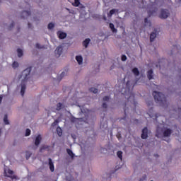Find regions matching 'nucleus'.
Listing matches in <instances>:
<instances>
[{"label": "nucleus", "mask_w": 181, "mask_h": 181, "mask_svg": "<svg viewBox=\"0 0 181 181\" xmlns=\"http://www.w3.org/2000/svg\"><path fill=\"white\" fill-rule=\"evenodd\" d=\"M153 95L155 101L160 104L161 107H168V100H166V96L162 93L158 91H153Z\"/></svg>", "instance_id": "obj_1"}, {"label": "nucleus", "mask_w": 181, "mask_h": 181, "mask_svg": "<svg viewBox=\"0 0 181 181\" xmlns=\"http://www.w3.org/2000/svg\"><path fill=\"white\" fill-rule=\"evenodd\" d=\"M173 133V131L172 130V129L165 128L163 130V129H160L159 127H158L156 129V136L157 138H160L161 136H163V138H169Z\"/></svg>", "instance_id": "obj_2"}, {"label": "nucleus", "mask_w": 181, "mask_h": 181, "mask_svg": "<svg viewBox=\"0 0 181 181\" xmlns=\"http://www.w3.org/2000/svg\"><path fill=\"white\" fill-rule=\"evenodd\" d=\"M31 70H32V67H28L22 72V76H25L24 80L22 81V83H21V94L22 97L25 95V91L26 90V85L23 83H25V81L28 80V76L30 74Z\"/></svg>", "instance_id": "obj_3"}, {"label": "nucleus", "mask_w": 181, "mask_h": 181, "mask_svg": "<svg viewBox=\"0 0 181 181\" xmlns=\"http://www.w3.org/2000/svg\"><path fill=\"white\" fill-rule=\"evenodd\" d=\"M169 15H170V13H169V10L162 9L160 11L159 18H160V19H167Z\"/></svg>", "instance_id": "obj_4"}, {"label": "nucleus", "mask_w": 181, "mask_h": 181, "mask_svg": "<svg viewBox=\"0 0 181 181\" xmlns=\"http://www.w3.org/2000/svg\"><path fill=\"white\" fill-rule=\"evenodd\" d=\"M62 53H63V47H58L55 50V56L56 57H60L62 56Z\"/></svg>", "instance_id": "obj_5"}, {"label": "nucleus", "mask_w": 181, "mask_h": 181, "mask_svg": "<svg viewBox=\"0 0 181 181\" xmlns=\"http://www.w3.org/2000/svg\"><path fill=\"white\" fill-rule=\"evenodd\" d=\"M141 136L142 139H146V138H148V127H144L142 129V133Z\"/></svg>", "instance_id": "obj_6"}, {"label": "nucleus", "mask_w": 181, "mask_h": 181, "mask_svg": "<svg viewBox=\"0 0 181 181\" xmlns=\"http://www.w3.org/2000/svg\"><path fill=\"white\" fill-rule=\"evenodd\" d=\"M40 142H42V136L39 134L36 136L35 140V146H39V145H40Z\"/></svg>", "instance_id": "obj_7"}, {"label": "nucleus", "mask_w": 181, "mask_h": 181, "mask_svg": "<svg viewBox=\"0 0 181 181\" xmlns=\"http://www.w3.org/2000/svg\"><path fill=\"white\" fill-rule=\"evenodd\" d=\"M49 166L51 172H54V164H53V161L52 158H49Z\"/></svg>", "instance_id": "obj_8"}, {"label": "nucleus", "mask_w": 181, "mask_h": 181, "mask_svg": "<svg viewBox=\"0 0 181 181\" xmlns=\"http://www.w3.org/2000/svg\"><path fill=\"white\" fill-rule=\"evenodd\" d=\"M147 77L148 80H152L153 78V71L152 69L148 71Z\"/></svg>", "instance_id": "obj_9"}, {"label": "nucleus", "mask_w": 181, "mask_h": 181, "mask_svg": "<svg viewBox=\"0 0 181 181\" xmlns=\"http://www.w3.org/2000/svg\"><path fill=\"white\" fill-rule=\"evenodd\" d=\"M156 38V30H154V32L151 33L150 35V42H153Z\"/></svg>", "instance_id": "obj_10"}, {"label": "nucleus", "mask_w": 181, "mask_h": 181, "mask_svg": "<svg viewBox=\"0 0 181 181\" xmlns=\"http://www.w3.org/2000/svg\"><path fill=\"white\" fill-rule=\"evenodd\" d=\"M91 40L90 38H86L83 42V45L84 47H88V44L90 43Z\"/></svg>", "instance_id": "obj_11"}, {"label": "nucleus", "mask_w": 181, "mask_h": 181, "mask_svg": "<svg viewBox=\"0 0 181 181\" xmlns=\"http://www.w3.org/2000/svg\"><path fill=\"white\" fill-rule=\"evenodd\" d=\"M156 12H158V8H155L153 11H148V18H151V16L155 15V13H156Z\"/></svg>", "instance_id": "obj_12"}, {"label": "nucleus", "mask_w": 181, "mask_h": 181, "mask_svg": "<svg viewBox=\"0 0 181 181\" xmlns=\"http://www.w3.org/2000/svg\"><path fill=\"white\" fill-rule=\"evenodd\" d=\"M76 60L78 62V64H83V57L81 56H76Z\"/></svg>", "instance_id": "obj_13"}, {"label": "nucleus", "mask_w": 181, "mask_h": 181, "mask_svg": "<svg viewBox=\"0 0 181 181\" xmlns=\"http://www.w3.org/2000/svg\"><path fill=\"white\" fill-rule=\"evenodd\" d=\"M109 26L113 33H117V28H115V27L112 23H110Z\"/></svg>", "instance_id": "obj_14"}, {"label": "nucleus", "mask_w": 181, "mask_h": 181, "mask_svg": "<svg viewBox=\"0 0 181 181\" xmlns=\"http://www.w3.org/2000/svg\"><path fill=\"white\" fill-rule=\"evenodd\" d=\"M62 108H64V105L62 103H59L57 104V111H60Z\"/></svg>", "instance_id": "obj_15"}, {"label": "nucleus", "mask_w": 181, "mask_h": 181, "mask_svg": "<svg viewBox=\"0 0 181 181\" xmlns=\"http://www.w3.org/2000/svg\"><path fill=\"white\" fill-rule=\"evenodd\" d=\"M67 34L66 33L61 32L59 33V39H65L66 37Z\"/></svg>", "instance_id": "obj_16"}, {"label": "nucleus", "mask_w": 181, "mask_h": 181, "mask_svg": "<svg viewBox=\"0 0 181 181\" xmlns=\"http://www.w3.org/2000/svg\"><path fill=\"white\" fill-rule=\"evenodd\" d=\"M132 73L134 74V76H139V70H138V68H134L132 69Z\"/></svg>", "instance_id": "obj_17"}, {"label": "nucleus", "mask_w": 181, "mask_h": 181, "mask_svg": "<svg viewBox=\"0 0 181 181\" xmlns=\"http://www.w3.org/2000/svg\"><path fill=\"white\" fill-rule=\"evenodd\" d=\"M57 133L59 135V136H62V135L63 134V130L61 127H58L57 128Z\"/></svg>", "instance_id": "obj_18"}, {"label": "nucleus", "mask_w": 181, "mask_h": 181, "mask_svg": "<svg viewBox=\"0 0 181 181\" xmlns=\"http://www.w3.org/2000/svg\"><path fill=\"white\" fill-rule=\"evenodd\" d=\"M66 152L68 153V155H69V156H71V158H74V153H73V151L71 150H70V148H67L66 149Z\"/></svg>", "instance_id": "obj_19"}, {"label": "nucleus", "mask_w": 181, "mask_h": 181, "mask_svg": "<svg viewBox=\"0 0 181 181\" xmlns=\"http://www.w3.org/2000/svg\"><path fill=\"white\" fill-rule=\"evenodd\" d=\"M4 122L6 125H9V120H8V115H4Z\"/></svg>", "instance_id": "obj_20"}, {"label": "nucleus", "mask_w": 181, "mask_h": 181, "mask_svg": "<svg viewBox=\"0 0 181 181\" xmlns=\"http://www.w3.org/2000/svg\"><path fill=\"white\" fill-rule=\"evenodd\" d=\"M17 53H18V57H22L23 56V51H22L21 49H17Z\"/></svg>", "instance_id": "obj_21"}, {"label": "nucleus", "mask_w": 181, "mask_h": 181, "mask_svg": "<svg viewBox=\"0 0 181 181\" xmlns=\"http://www.w3.org/2000/svg\"><path fill=\"white\" fill-rule=\"evenodd\" d=\"M49 146L47 145H43L40 147V152H43V151H45V149H49Z\"/></svg>", "instance_id": "obj_22"}, {"label": "nucleus", "mask_w": 181, "mask_h": 181, "mask_svg": "<svg viewBox=\"0 0 181 181\" xmlns=\"http://www.w3.org/2000/svg\"><path fill=\"white\" fill-rule=\"evenodd\" d=\"M89 91H90V93H93L94 94H97V93H98V89L95 88H90Z\"/></svg>", "instance_id": "obj_23"}, {"label": "nucleus", "mask_w": 181, "mask_h": 181, "mask_svg": "<svg viewBox=\"0 0 181 181\" xmlns=\"http://www.w3.org/2000/svg\"><path fill=\"white\" fill-rule=\"evenodd\" d=\"M30 156H32V153H30V151H26L25 152V158H26L27 160H29Z\"/></svg>", "instance_id": "obj_24"}, {"label": "nucleus", "mask_w": 181, "mask_h": 181, "mask_svg": "<svg viewBox=\"0 0 181 181\" xmlns=\"http://www.w3.org/2000/svg\"><path fill=\"white\" fill-rule=\"evenodd\" d=\"M117 155L118 158L122 160V151H117Z\"/></svg>", "instance_id": "obj_25"}, {"label": "nucleus", "mask_w": 181, "mask_h": 181, "mask_svg": "<svg viewBox=\"0 0 181 181\" xmlns=\"http://www.w3.org/2000/svg\"><path fill=\"white\" fill-rule=\"evenodd\" d=\"M72 5L74 6H80V0H74V3Z\"/></svg>", "instance_id": "obj_26"}, {"label": "nucleus", "mask_w": 181, "mask_h": 181, "mask_svg": "<svg viewBox=\"0 0 181 181\" xmlns=\"http://www.w3.org/2000/svg\"><path fill=\"white\" fill-rule=\"evenodd\" d=\"M23 15H25L26 17L28 16H30L31 13L30 11H24L22 12Z\"/></svg>", "instance_id": "obj_27"}, {"label": "nucleus", "mask_w": 181, "mask_h": 181, "mask_svg": "<svg viewBox=\"0 0 181 181\" xmlns=\"http://www.w3.org/2000/svg\"><path fill=\"white\" fill-rule=\"evenodd\" d=\"M12 67H13V69H16V67H19V64L16 62H14L12 64Z\"/></svg>", "instance_id": "obj_28"}, {"label": "nucleus", "mask_w": 181, "mask_h": 181, "mask_svg": "<svg viewBox=\"0 0 181 181\" xmlns=\"http://www.w3.org/2000/svg\"><path fill=\"white\" fill-rule=\"evenodd\" d=\"M117 10L115 9H112L110 11V13L108 14V16H112V15H114V13H115Z\"/></svg>", "instance_id": "obj_29"}, {"label": "nucleus", "mask_w": 181, "mask_h": 181, "mask_svg": "<svg viewBox=\"0 0 181 181\" xmlns=\"http://www.w3.org/2000/svg\"><path fill=\"white\" fill-rule=\"evenodd\" d=\"M54 28V24L53 23H50L48 24V29H53Z\"/></svg>", "instance_id": "obj_30"}, {"label": "nucleus", "mask_w": 181, "mask_h": 181, "mask_svg": "<svg viewBox=\"0 0 181 181\" xmlns=\"http://www.w3.org/2000/svg\"><path fill=\"white\" fill-rule=\"evenodd\" d=\"M144 23H146V25H148L149 26H151V22L148 20V18H146L144 19Z\"/></svg>", "instance_id": "obj_31"}, {"label": "nucleus", "mask_w": 181, "mask_h": 181, "mask_svg": "<svg viewBox=\"0 0 181 181\" xmlns=\"http://www.w3.org/2000/svg\"><path fill=\"white\" fill-rule=\"evenodd\" d=\"M29 135H30V129H27L25 130V136H29Z\"/></svg>", "instance_id": "obj_32"}, {"label": "nucleus", "mask_w": 181, "mask_h": 181, "mask_svg": "<svg viewBox=\"0 0 181 181\" xmlns=\"http://www.w3.org/2000/svg\"><path fill=\"white\" fill-rule=\"evenodd\" d=\"M103 101H110V96H105L103 98Z\"/></svg>", "instance_id": "obj_33"}, {"label": "nucleus", "mask_w": 181, "mask_h": 181, "mask_svg": "<svg viewBox=\"0 0 181 181\" xmlns=\"http://www.w3.org/2000/svg\"><path fill=\"white\" fill-rule=\"evenodd\" d=\"M35 47L37 49H43V47L40 46V44H39V43L36 44Z\"/></svg>", "instance_id": "obj_34"}, {"label": "nucleus", "mask_w": 181, "mask_h": 181, "mask_svg": "<svg viewBox=\"0 0 181 181\" xmlns=\"http://www.w3.org/2000/svg\"><path fill=\"white\" fill-rule=\"evenodd\" d=\"M174 49H175L176 50H177V52H179L180 50V46L174 45Z\"/></svg>", "instance_id": "obj_35"}, {"label": "nucleus", "mask_w": 181, "mask_h": 181, "mask_svg": "<svg viewBox=\"0 0 181 181\" xmlns=\"http://www.w3.org/2000/svg\"><path fill=\"white\" fill-rule=\"evenodd\" d=\"M122 62L127 61V56L126 55H122Z\"/></svg>", "instance_id": "obj_36"}, {"label": "nucleus", "mask_w": 181, "mask_h": 181, "mask_svg": "<svg viewBox=\"0 0 181 181\" xmlns=\"http://www.w3.org/2000/svg\"><path fill=\"white\" fill-rule=\"evenodd\" d=\"M66 75V72H62V74H61V75H60V77H61V78H60V80H62V78H63V77H64V76Z\"/></svg>", "instance_id": "obj_37"}, {"label": "nucleus", "mask_w": 181, "mask_h": 181, "mask_svg": "<svg viewBox=\"0 0 181 181\" xmlns=\"http://www.w3.org/2000/svg\"><path fill=\"white\" fill-rule=\"evenodd\" d=\"M147 105L148 107H150L151 105H153V101H149L148 103H147Z\"/></svg>", "instance_id": "obj_38"}, {"label": "nucleus", "mask_w": 181, "mask_h": 181, "mask_svg": "<svg viewBox=\"0 0 181 181\" xmlns=\"http://www.w3.org/2000/svg\"><path fill=\"white\" fill-rule=\"evenodd\" d=\"M127 109H128V107H127V106L125 105V107H124V115H127Z\"/></svg>", "instance_id": "obj_39"}, {"label": "nucleus", "mask_w": 181, "mask_h": 181, "mask_svg": "<svg viewBox=\"0 0 181 181\" xmlns=\"http://www.w3.org/2000/svg\"><path fill=\"white\" fill-rule=\"evenodd\" d=\"M8 175H13V171L11 170H8Z\"/></svg>", "instance_id": "obj_40"}, {"label": "nucleus", "mask_w": 181, "mask_h": 181, "mask_svg": "<svg viewBox=\"0 0 181 181\" xmlns=\"http://www.w3.org/2000/svg\"><path fill=\"white\" fill-rule=\"evenodd\" d=\"M13 26H15V23L14 22L11 23V24L10 25V29H12V28H13Z\"/></svg>", "instance_id": "obj_41"}, {"label": "nucleus", "mask_w": 181, "mask_h": 181, "mask_svg": "<svg viewBox=\"0 0 181 181\" xmlns=\"http://www.w3.org/2000/svg\"><path fill=\"white\" fill-rule=\"evenodd\" d=\"M158 3L159 1L155 0L154 3L153 4V6H155V5H158Z\"/></svg>", "instance_id": "obj_42"}, {"label": "nucleus", "mask_w": 181, "mask_h": 181, "mask_svg": "<svg viewBox=\"0 0 181 181\" xmlns=\"http://www.w3.org/2000/svg\"><path fill=\"white\" fill-rule=\"evenodd\" d=\"M107 103H103V108H107Z\"/></svg>", "instance_id": "obj_43"}, {"label": "nucleus", "mask_w": 181, "mask_h": 181, "mask_svg": "<svg viewBox=\"0 0 181 181\" xmlns=\"http://www.w3.org/2000/svg\"><path fill=\"white\" fill-rule=\"evenodd\" d=\"M146 180V175H144V179L141 178L140 181H144Z\"/></svg>", "instance_id": "obj_44"}, {"label": "nucleus", "mask_w": 181, "mask_h": 181, "mask_svg": "<svg viewBox=\"0 0 181 181\" xmlns=\"http://www.w3.org/2000/svg\"><path fill=\"white\" fill-rule=\"evenodd\" d=\"M28 28H29V29H30L31 28H32V24H30V23H28Z\"/></svg>", "instance_id": "obj_45"}, {"label": "nucleus", "mask_w": 181, "mask_h": 181, "mask_svg": "<svg viewBox=\"0 0 181 181\" xmlns=\"http://www.w3.org/2000/svg\"><path fill=\"white\" fill-rule=\"evenodd\" d=\"M1 103H2V97L1 96H0V104H1Z\"/></svg>", "instance_id": "obj_46"}, {"label": "nucleus", "mask_w": 181, "mask_h": 181, "mask_svg": "<svg viewBox=\"0 0 181 181\" xmlns=\"http://www.w3.org/2000/svg\"><path fill=\"white\" fill-rule=\"evenodd\" d=\"M1 134H2V129H0V136H1Z\"/></svg>", "instance_id": "obj_47"}, {"label": "nucleus", "mask_w": 181, "mask_h": 181, "mask_svg": "<svg viewBox=\"0 0 181 181\" xmlns=\"http://www.w3.org/2000/svg\"><path fill=\"white\" fill-rule=\"evenodd\" d=\"M167 142H170V139H168V141H166Z\"/></svg>", "instance_id": "obj_48"}, {"label": "nucleus", "mask_w": 181, "mask_h": 181, "mask_svg": "<svg viewBox=\"0 0 181 181\" xmlns=\"http://www.w3.org/2000/svg\"><path fill=\"white\" fill-rule=\"evenodd\" d=\"M21 18H23V19H25V16H22Z\"/></svg>", "instance_id": "obj_49"}, {"label": "nucleus", "mask_w": 181, "mask_h": 181, "mask_svg": "<svg viewBox=\"0 0 181 181\" xmlns=\"http://www.w3.org/2000/svg\"><path fill=\"white\" fill-rule=\"evenodd\" d=\"M178 2L181 3V0H178Z\"/></svg>", "instance_id": "obj_50"}, {"label": "nucleus", "mask_w": 181, "mask_h": 181, "mask_svg": "<svg viewBox=\"0 0 181 181\" xmlns=\"http://www.w3.org/2000/svg\"><path fill=\"white\" fill-rule=\"evenodd\" d=\"M155 156H159L158 154L155 155Z\"/></svg>", "instance_id": "obj_51"}, {"label": "nucleus", "mask_w": 181, "mask_h": 181, "mask_svg": "<svg viewBox=\"0 0 181 181\" xmlns=\"http://www.w3.org/2000/svg\"><path fill=\"white\" fill-rule=\"evenodd\" d=\"M55 122H57V120H56Z\"/></svg>", "instance_id": "obj_52"}]
</instances>
